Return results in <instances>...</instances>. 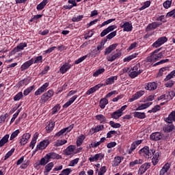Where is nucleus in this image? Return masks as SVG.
<instances>
[{"label": "nucleus", "instance_id": "9", "mask_svg": "<svg viewBox=\"0 0 175 175\" xmlns=\"http://www.w3.org/2000/svg\"><path fill=\"white\" fill-rule=\"evenodd\" d=\"M149 167H151V163H145L142 164L139 168L138 174H140V175L144 174L148 170Z\"/></svg>", "mask_w": 175, "mask_h": 175}, {"label": "nucleus", "instance_id": "31", "mask_svg": "<svg viewBox=\"0 0 175 175\" xmlns=\"http://www.w3.org/2000/svg\"><path fill=\"white\" fill-rule=\"evenodd\" d=\"M49 162H50V159L47 157V154H46L40 159V163L38 164V166H39V165H40L41 166H45V165H47Z\"/></svg>", "mask_w": 175, "mask_h": 175}, {"label": "nucleus", "instance_id": "57", "mask_svg": "<svg viewBox=\"0 0 175 175\" xmlns=\"http://www.w3.org/2000/svg\"><path fill=\"white\" fill-rule=\"evenodd\" d=\"M150 5H151V1H146L144 3L143 6L139 8V10H144V9H147V8H150Z\"/></svg>", "mask_w": 175, "mask_h": 175}, {"label": "nucleus", "instance_id": "6", "mask_svg": "<svg viewBox=\"0 0 175 175\" xmlns=\"http://www.w3.org/2000/svg\"><path fill=\"white\" fill-rule=\"evenodd\" d=\"M66 155H75V154H79V151H76V146L74 145L68 146L64 150Z\"/></svg>", "mask_w": 175, "mask_h": 175}, {"label": "nucleus", "instance_id": "36", "mask_svg": "<svg viewBox=\"0 0 175 175\" xmlns=\"http://www.w3.org/2000/svg\"><path fill=\"white\" fill-rule=\"evenodd\" d=\"M117 46H118V44H111L108 48L105 49V55L110 54V53H111L113 50H116V49L117 48Z\"/></svg>", "mask_w": 175, "mask_h": 175}, {"label": "nucleus", "instance_id": "40", "mask_svg": "<svg viewBox=\"0 0 175 175\" xmlns=\"http://www.w3.org/2000/svg\"><path fill=\"white\" fill-rule=\"evenodd\" d=\"M144 161L143 159H137L135 160L134 161H131L129 163L130 167H134V166H136V165H142Z\"/></svg>", "mask_w": 175, "mask_h": 175}, {"label": "nucleus", "instance_id": "14", "mask_svg": "<svg viewBox=\"0 0 175 175\" xmlns=\"http://www.w3.org/2000/svg\"><path fill=\"white\" fill-rule=\"evenodd\" d=\"M145 94L144 90H140L137 92L135 94L132 96L131 98L129 99V102H134V100H137L139 98Z\"/></svg>", "mask_w": 175, "mask_h": 175}, {"label": "nucleus", "instance_id": "33", "mask_svg": "<svg viewBox=\"0 0 175 175\" xmlns=\"http://www.w3.org/2000/svg\"><path fill=\"white\" fill-rule=\"evenodd\" d=\"M38 137H39V134H38L37 133H36L31 139V142L30 143L29 147H31V148L32 150H33V148H35V145L36 144V140H38Z\"/></svg>", "mask_w": 175, "mask_h": 175}, {"label": "nucleus", "instance_id": "20", "mask_svg": "<svg viewBox=\"0 0 175 175\" xmlns=\"http://www.w3.org/2000/svg\"><path fill=\"white\" fill-rule=\"evenodd\" d=\"M164 121H165L167 124H172V122H175V111H172L167 118H165Z\"/></svg>", "mask_w": 175, "mask_h": 175}, {"label": "nucleus", "instance_id": "32", "mask_svg": "<svg viewBox=\"0 0 175 175\" xmlns=\"http://www.w3.org/2000/svg\"><path fill=\"white\" fill-rule=\"evenodd\" d=\"M123 159H124V157H120V156L116 157L113 159L112 166H113L114 167H116V166H118V165L121 163V161H122Z\"/></svg>", "mask_w": 175, "mask_h": 175}, {"label": "nucleus", "instance_id": "26", "mask_svg": "<svg viewBox=\"0 0 175 175\" xmlns=\"http://www.w3.org/2000/svg\"><path fill=\"white\" fill-rule=\"evenodd\" d=\"M53 167H54V162H50L46 165H45L44 174H49V172H51V170H53Z\"/></svg>", "mask_w": 175, "mask_h": 175}, {"label": "nucleus", "instance_id": "17", "mask_svg": "<svg viewBox=\"0 0 175 175\" xmlns=\"http://www.w3.org/2000/svg\"><path fill=\"white\" fill-rule=\"evenodd\" d=\"M105 155L102 153H97L94 157H91L89 158L90 162H98V161H102Z\"/></svg>", "mask_w": 175, "mask_h": 175}, {"label": "nucleus", "instance_id": "22", "mask_svg": "<svg viewBox=\"0 0 175 175\" xmlns=\"http://www.w3.org/2000/svg\"><path fill=\"white\" fill-rule=\"evenodd\" d=\"M27 46H28L27 42H21L14 49L13 51H14V53H18V51L24 50Z\"/></svg>", "mask_w": 175, "mask_h": 175}, {"label": "nucleus", "instance_id": "45", "mask_svg": "<svg viewBox=\"0 0 175 175\" xmlns=\"http://www.w3.org/2000/svg\"><path fill=\"white\" fill-rule=\"evenodd\" d=\"M85 139V136L84 135H81L78 137L77 139V147H80L83 144L84 139Z\"/></svg>", "mask_w": 175, "mask_h": 175}, {"label": "nucleus", "instance_id": "10", "mask_svg": "<svg viewBox=\"0 0 175 175\" xmlns=\"http://www.w3.org/2000/svg\"><path fill=\"white\" fill-rule=\"evenodd\" d=\"M163 138V135L161 132L152 133L150 135V140H153V142H158Z\"/></svg>", "mask_w": 175, "mask_h": 175}, {"label": "nucleus", "instance_id": "41", "mask_svg": "<svg viewBox=\"0 0 175 175\" xmlns=\"http://www.w3.org/2000/svg\"><path fill=\"white\" fill-rule=\"evenodd\" d=\"M96 119L97 120V121H99L100 124H106V121H107L106 117L103 114L96 116Z\"/></svg>", "mask_w": 175, "mask_h": 175}, {"label": "nucleus", "instance_id": "63", "mask_svg": "<svg viewBox=\"0 0 175 175\" xmlns=\"http://www.w3.org/2000/svg\"><path fill=\"white\" fill-rule=\"evenodd\" d=\"M172 5V0H167L163 3V7L165 9H169Z\"/></svg>", "mask_w": 175, "mask_h": 175}, {"label": "nucleus", "instance_id": "16", "mask_svg": "<svg viewBox=\"0 0 175 175\" xmlns=\"http://www.w3.org/2000/svg\"><path fill=\"white\" fill-rule=\"evenodd\" d=\"M101 87H103V83H98L95 86L91 88L86 92V95H91V94H94V92H96L99 88H101Z\"/></svg>", "mask_w": 175, "mask_h": 175}, {"label": "nucleus", "instance_id": "35", "mask_svg": "<svg viewBox=\"0 0 175 175\" xmlns=\"http://www.w3.org/2000/svg\"><path fill=\"white\" fill-rule=\"evenodd\" d=\"M138 55H139V53H133V54L127 56L126 57H125L123 59V62H129L132 61V59L136 58Z\"/></svg>", "mask_w": 175, "mask_h": 175}, {"label": "nucleus", "instance_id": "61", "mask_svg": "<svg viewBox=\"0 0 175 175\" xmlns=\"http://www.w3.org/2000/svg\"><path fill=\"white\" fill-rule=\"evenodd\" d=\"M15 149L14 148H12L8 152L6 153V154L5 155V161H6V159H9V158H10V157H12V155H13V152H14Z\"/></svg>", "mask_w": 175, "mask_h": 175}, {"label": "nucleus", "instance_id": "21", "mask_svg": "<svg viewBox=\"0 0 175 175\" xmlns=\"http://www.w3.org/2000/svg\"><path fill=\"white\" fill-rule=\"evenodd\" d=\"M174 130L175 126L172 123H169V124H165L163 128V131H164L167 133H170V132H173V131Z\"/></svg>", "mask_w": 175, "mask_h": 175}, {"label": "nucleus", "instance_id": "24", "mask_svg": "<svg viewBox=\"0 0 175 175\" xmlns=\"http://www.w3.org/2000/svg\"><path fill=\"white\" fill-rule=\"evenodd\" d=\"M77 98H79V96L77 95H75L72 97H71L64 105L63 107L64 109H66L68 107H69V106H70V105H72V103H73L75 102V100H76V99H77Z\"/></svg>", "mask_w": 175, "mask_h": 175}, {"label": "nucleus", "instance_id": "48", "mask_svg": "<svg viewBox=\"0 0 175 175\" xmlns=\"http://www.w3.org/2000/svg\"><path fill=\"white\" fill-rule=\"evenodd\" d=\"M106 140V138L102 137L100 141L95 142L94 144H91V146L93 148H96V147L101 145L102 143H104V142Z\"/></svg>", "mask_w": 175, "mask_h": 175}, {"label": "nucleus", "instance_id": "12", "mask_svg": "<svg viewBox=\"0 0 175 175\" xmlns=\"http://www.w3.org/2000/svg\"><path fill=\"white\" fill-rule=\"evenodd\" d=\"M49 144H50V142L49 141V139H44L40 142V144L37 145L36 150L42 151L44 150V148H46V147H47Z\"/></svg>", "mask_w": 175, "mask_h": 175}, {"label": "nucleus", "instance_id": "4", "mask_svg": "<svg viewBox=\"0 0 175 175\" xmlns=\"http://www.w3.org/2000/svg\"><path fill=\"white\" fill-rule=\"evenodd\" d=\"M140 73H143V70H139L137 66H134L131 69V72H129V76L131 79H135L137 77Z\"/></svg>", "mask_w": 175, "mask_h": 175}, {"label": "nucleus", "instance_id": "29", "mask_svg": "<svg viewBox=\"0 0 175 175\" xmlns=\"http://www.w3.org/2000/svg\"><path fill=\"white\" fill-rule=\"evenodd\" d=\"M118 79V76H112L105 80V85H110L111 84H114V81Z\"/></svg>", "mask_w": 175, "mask_h": 175}, {"label": "nucleus", "instance_id": "8", "mask_svg": "<svg viewBox=\"0 0 175 175\" xmlns=\"http://www.w3.org/2000/svg\"><path fill=\"white\" fill-rule=\"evenodd\" d=\"M49 85H50V83H44L40 88H38L34 93V95L36 96H39V95H42L44 91L47 90V88H49Z\"/></svg>", "mask_w": 175, "mask_h": 175}, {"label": "nucleus", "instance_id": "54", "mask_svg": "<svg viewBox=\"0 0 175 175\" xmlns=\"http://www.w3.org/2000/svg\"><path fill=\"white\" fill-rule=\"evenodd\" d=\"M83 18H84L83 15H79L77 16L72 17V21H73L74 23H79V21H81V20H83Z\"/></svg>", "mask_w": 175, "mask_h": 175}, {"label": "nucleus", "instance_id": "1", "mask_svg": "<svg viewBox=\"0 0 175 175\" xmlns=\"http://www.w3.org/2000/svg\"><path fill=\"white\" fill-rule=\"evenodd\" d=\"M139 154L142 157H144V158L146 159H150V158H151V157L155 154V149L151 148L150 150L148 146H144L143 148L139 150Z\"/></svg>", "mask_w": 175, "mask_h": 175}, {"label": "nucleus", "instance_id": "60", "mask_svg": "<svg viewBox=\"0 0 175 175\" xmlns=\"http://www.w3.org/2000/svg\"><path fill=\"white\" fill-rule=\"evenodd\" d=\"M105 72V68H99L96 72H94L93 76L94 77H98L99 75H102Z\"/></svg>", "mask_w": 175, "mask_h": 175}, {"label": "nucleus", "instance_id": "5", "mask_svg": "<svg viewBox=\"0 0 175 175\" xmlns=\"http://www.w3.org/2000/svg\"><path fill=\"white\" fill-rule=\"evenodd\" d=\"M74 126H75V124H71L68 127L62 129L59 132H57L55 135V136H56L57 137H62V136H64V135H65V133H68V132H70V131H72L73 129Z\"/></svg>", "mask_w": 175, "mask_h": 175}, {"label": "nucleus", "instance_id": "55", "mask_svg": "<svg viewBox=\"0 0 175 175\" xmlns=\"http://www.w3.org/2000/svg\"><path fill=\"white\" fill-rule=\"evenodd\" d=\"M18 133H20V130L19 129H17L15 131H14L11 134V136L10 137V140H14V139H16V137H17V136H18Z\"/></svg>", "mask_w": 175, "mask_h": 175}, {"label": "nucleus", "instance_id": "49", "mask_svg": "<svg viewBox=\"0 0 175 175\" xmlns=\"http://www.w3.org/2000/svg\"><path fill=\"white\" fill-rule=\"evenodd\" d=\"M34 88H35V86L32 85L27 88L26 90H25L23 92V94L25 95V96L29 95V94H31V92H32L33 90H34Z\"/></svg>", "mask_w": 175, "mask_h": 175}, {"label": "nucleus", "instance_id": "62", "mask_svg": "<svg viewBox=\"0 0 175 175\" xmlns=\"http://www.w3.org/2000/svg\"><path fill=\"white\" fill-rule=\"evenodd\" d=\"M106 166L101 167L100 170L97 172L98 175H103L107 172Z\"/></svg>", "mask_w": 175, "mask_h": 175}, {"label": "nucleus", "instance_id": "52", "mask_svg": "<svg viewBox=\"0 0 175 175\" xmlns=\"http://www.w3.org/2000/svg\"><path fill=\"white\" fill-rule=\"evenodd\" d=\"M98 53H99L96 50V48L94 47L92 49V51L89 53V55H90V57L94 58V57H96V55H98Z\"/></svg>", "mask_w": 175, "mask_h": 175}, {"label": "nucleus", "instance_id": "58", "mask_svg": "<svg viewBox=\"0 0 175 175\" xmlns=\"http://www.w3.org/2000/svg\"><path fill=\"white\" fill-rule=\"evenodd\" d=\"M117 35V31H113L112 32H111L109 34H108L107 36H106V38L108 40H111V39H113V38H114L115 36H116Z\"/></svg>", "mask_w": 175, "mask_h": 175}, {"label": "nucleus", "instance_id": "50", "mask_svg": "<svg viewBox=\"0 0 175 175\" xmlns=\"http://www.w3.org/2000/svg\"><path fill=\"white\" fill-rule=\"evenodd\" d=\"M28 84H29L28 78L24 79L18 83V87H24V85H28Z\"/></svg>", "mask_w": 175, "mask_h": 175}, {"label": "nucleus", "instance_id": "39", "mask_svg": "<svg viewBox=\"0 0 175 175\" xmlns=\"http://www.w3.org/2000/svg\"><path fill=\"white\" fill-rule=\"evenodd\" d=\"M9 137H10L9 134H7L4 137H3V139L0 140V147H3L6 144V143L9 142Z\"/></svg>", "mask_w": 175, "mask_h": 175}, {"label": "nucleus", "instance_id": "3", "mask_svg": "<svg viewBox=\"0 0 175 175\" xmlns=\"http://www.w3.org/2000/svg\"><path fill=\"white\" fill-rule=\"evenodd\" d=\"M161 58H163V53L160 52L157 54H151L150 57H147L146 60L148 62H157Z\"/></svg>", "mask_w": 175, "mask_h": 175}, {"label": "nucleus", "instance_id": "28", "mask_svg": "<svg viewBox=\"0 0 175 175\" xmlns=\"http://www.w3.org/2000/svg\"><path fill=\"white\" fill-rule=\"evenodd\" d=\"M169 169H170V164H165L162 169L160 170L159 175H165V173H167V172H169Z\"/></svg>", "mask_w": 175, "mask_h": 175}, {"label": "nucleus", "instance_id": "51", "mask_svg": "<svg viewBox=\"0 0 175 175\" xmlns=\"http://www.w3.org/2000/svg\"><path fill=\"white\" fill-rule=\"evenodd\" d=\"M103 128H105V126L101 124V125L96 126L94 129L92 128L90 130V132H93V133H95L96 132H99V131H102V129H103Z\"/></svg>", "mask_w": 175, "mask_h": 175}, {"label": "nucleus", "instance_id": "64", "mask_svg": "<svg viewBox=\"0 0 175 175\" xmlns=\"http://www.w3.org/2000/svg\"><path fill=\"white\" fill-rule=\"evenodd\" d=\"M23 98V92H19L14 97V100H20Z\"/></svg>", "mask_w": 175, "mask_h": 175}, {"label": "nucleus", "instance_id": "13", "mask_svg": "<svg viewBox=\"0 0 175 175\" xmlns=\"http://www.w3.org/2000/svg\"><path fill=\"white\" fill-rule=\"evenodd\" d=\"M117 25H113L111 26H109L107 28L104 29L101 33H100V36L101 38H103L104 36H106L107 33H110L112 31H114V29H116Z\"/></svg>", "mask_w": 175, "mask_h": 175}, {"label": "nucleus", "instance_id": "37", "mask_svg": "<svg viewBox=\"0 0 175 175\" xmlns=\"http://www.w3.org/2000/svg\"><path fill=\"white\" fill-rule=\"evenodd\" d=\"M159 152H157L156 153L154 152V154H153V157L152 159V163L155 166L156 165L158 164V162H159Z\"/></svg>", "mask_w": 175, "mask_h": 175}, {"label": "nucleus", "instance_id": "27", "mask_svg": "<svg viewBox=\"0 0 175 175\" xmlns=\"http://www.w3.org/2000/svg\"><path fill=\"white\" fill-rule=\"evenodd\" d=\"M33 64V59H30L25 62L21 67V70H26V69H28L31 65Z\"/></svg>", "mask_w": 175, "mask_h": 175}, {"label": "nucleus", "instance_id": "44", "mask_svg": "<svg viewBox=\"0 0 175 175\" xmlns=\"http://www.w3.org/2000/svg\"><path fill=\"white\" fill-rule=\"evenodd\" d=\"M109 104V100L106 98L105 97L104 98H102L100 100V109H105L106 107V105Z\"/></svg>", "mask_w": 175, "mask_h": 175}, {"label": "nucleus", "instance_id": "47", "mask_svg": "<svg viewBox=\"0 0 175 175\" xmlns=\"http://www.w3.org/2000/svg\"><path fill=\"white\" fill-rule=\"evenodd\" d=\"M54 123L53 122H49L46 126L45 127V129L48 133H50L53 129H54Z\"/></svg>", "mask_w": 175, "mask_h": 175}, {"label": "nucleus", "instance_id": "18", "mask_svg": "<svg viewBox=\"0 0 175 175\" xmlns=\"http://www.w3.org/2000/svg\"><path fill=\"white\" fill-rule=\"evenodd\" d=\"M121 28H123L124 32H131L133 29L132 23L129 22L124 23L123 25H120Z\"/></svg>", "mask_w": 175, "mask_h": 175}, {"label": "nucleus", "instance_id": "38", "mask_svg": "<svg viewBox=\"0 0 175 175\" xmlns=\"http://www.w3.org/2000/svg\"><path fill=\"white\" fill-rule=\"evenodd\" d=\"M151 105H152V103H151V102L142 104L137 109H135V110H137V111L144 110L145 109H148V107H150L151 106Z\"/></svg>", "mask_w": 175, "mask_h": 175}, {"label": "nucleus", "instance_id": "11", "mask_svg": "<svg viewBox=\"0 0 175 175\" xmlns=\"http://www.w3.org/2000/svg\"><path fill=\"white\" fill-rule=\"evenodd\" d=\"M29 139H31L30 133H26L23 134L19 141L21 146H25V144L28 143V140H29Z\"/></svg>", "mask_w": 175, "mask_h": 175}, {"label": "nucleus", "instance_id": "19", "mask_svg": "<svg viewBox=\"0 0 175 175\" xmlns=\"http://www.w3.org/2000/svg\"><path fill=\"white\" fill-rule=\"evenodd\" d=\"M120 57H121V52H117L107 56V59L109 62H113V61H116V59H117V58H120Z\"/></svg>", "mask_w": 175, "mask_h": 175}, {"label": "nucleus", "instance_id": "30", "mask_svg": "<svg viewBox=\"0 0 175 175\" xmlns=\"http://www.w3.org/2000/svg\"><path fill=\"white\" fill-rule=\"evenodd\" d=\"M159 25H161V23L158 22H154L148 25V27H146V31H151L152 29H155L156 28H158Z\"/></svg>", "mask_w": 175, "mask_h": 175}, {"label": "nucleus", "instance_id": "25", "mask_svg": "<svg viewBox=\"0 0 175 175\" xmlns=\"http://www.w3.org/2000/svg\"><path fill=\"white\" fill-rule=\"evenodd\" d=\"M48 159H62V156L55 153V152H49L46 154Z\"/></svg>", "mask_w": 175, "mask_h": 175}, {"label": "nucleus", "instance_id": "42", "mask_svg": "<svg viewBox=\"0 0 175 175\" xmlns=\"http://www.w3.org/2000/svg\"><path fill=\"white\" fill-rule=\"evenodd\" d=\"M49 3V0H43L40 4L36 7L37 10H43L46 5Z\"/></svg>", "mask_w": 175, "mask_h": 175}, {"label": "nucleus", "instance_id": "2", "mask_svg": "<svg viewBox=\"0 0 175 175\" xmlns=\"http://www.w3.org/2000/svg\"><path fill=\"white\" fill-rule=\"evenodd\" d=\"M53 96H54V90H48L46 92L41 96L40 102L42 105H44V103H46V102H49V100H50V98H53Z\"/></svg>", "mask_w": 175, "mask_h": 175}, {"label": "nucleus", "instance_id": "34", "mask_svg": "<svg viewBox=\"0 0 175 175\" xmlns=\"http://www.w3.org/2000/svg\"><path fill=\"white\" fill-rule=\"evenodd\" d=\"M68 141L66 139H58L53 143L54 147H61V146H64V144H66Z\"/></svg>", "mask_w": 175, "mask_h": 175}, {"label": "nucleus", "instance_id": "15", "mask_svg": "<svg viewBox=\"0 0 175 175\" xmlns=\"http://www.w3.org/2000/svg\"><path fill=\"white\" fill-rule=\"evenodd\" d=\"M157 88H158V84L155 82H150L145 85V90L148 91H154L157 90Z\"/></svg>", "mask_w": 175, "mask_h": 175}, {"label": "nucleus", "instance_id": "7", "mask_svg": "<svg viewBox=\"0 0 175 175\" xmlns=\"http://www.w3.org/2000/svg\"><path fill=\"white\" fill-rule=\"evenodd\" d=\"M166 42H167V38L161 37L152 44V47L154 49H158V47H161V46L164 44V43H166Z\"/></svg>", "mask_w": 175, "mask_h": 175}, {"label": "nucleus", "instance_id": "56", "mask_svg": "<svg viewBox=\"0 0 175 175\" xmlns=\"http://www.w3.org/2000/svg\"><path fill=\"white\" fill-rule=\"evenodd\" d=\"M72 173V169L66 168L63 170L59 175H69Z\"/></svg>", "mask_w": 175, "mask_h": 175}, {"label": "nucleus", "instance_id": "53", "mask_svg": "<svg viewBox=\"0 0 175 175\" xmlns=\"http://www.w3.org/2000/svg\"><path fill=\"white\" fill-rule=\"evenodd\" d=\"M175 77V70L172 71L170 74H168L166 77L165 78V81H169L171 79Z\"/></svg>", "mask_w": 175, "mask_h": 175}, {"label": "nucleus", "instance_id": "46", "mask_svg": "<svg viewBox=\"0 0 175 175\" xmlns=\"http://www.w3.org/2000/svg\"><path fill=\"white\" fill-rule=\"evenodd\" d=\"M122 116V113H121L118 110L114 111L111 114V118H113L114 120H118Z\"/></svg>", "mask_w": 175, "mask_h": 175}, {"label": "nucleus", "instance_id": "23", "mask_svg": "<svg viewBox=\"0 0 175 175\" xmlns=\"http://www.w3.org/2000/svg\"><path fill=\"white\" fill-rule=\"evenodd\" d=\"M71 66H72L68 63H66L63 64L59 68L60 73H62V75H64V73H66L70 69V68H71Z\"/></svg>", "mask_w": 175, "mask_h": 175}, {"label": "nucleus", "instance_id": "59", "mask_svg": "<svg viewBox=\"0 0 175 175\" xmlns=\"http://www.w3.org/2000/svg\"><path fill=\"white\" fill-rule=\"evenodd\" d=\"M113 21H116V18H111V19H108L107 21H104L100 25V28H102V27H105V25H109V24H111V23H113Z\"/></svg>", "mask_w": 175, "mask_h": 175}, {"label": "nucleus", "instance_id": "43", "mask_svg": "<svg viewBox=\"0 0 175 175\" xmlns=\"http://www.w3.org/2000/svg\"><path fill=\"white\" fill-rule=\"evenodd\" d=\"M133 116L135 118H139V120H143L146 117V113H144V112H134Z\"/></svg>", "mask_w": 175, "mask_h": 175}]
</instances>
